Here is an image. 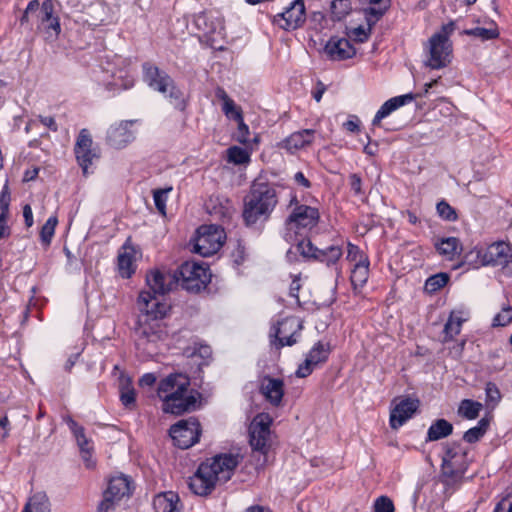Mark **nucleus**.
Instances as JSON below:
<instances>
[{
  "label": "nucleus",
  "mask_w": 512,
  "mask_h": 512,
  "mask_svg": "<svg viewBox=\"0 0 512 512\" xmlns=\"http://www.w3.org/2000/svg\"><path fill=\"white\" fill-rule=\"evenodd\" d=\"M136 307V347L147 356H152L157 352L158 344L167 336L163 320L168 315L170 305L164 297L152 294V291H141L136 300Z\"/></svg>",
  "instance_id": "f257e3e1"
},
{
  "label": "nucleus",
  "mask_w": 512,
  "mask_h": 512,
  "mask_svg": "<svg viewBox=\"0 0 512 512\" xmlns=\"http://www.w3.org/2000/svg\"><path fill=\"white\" fill-rule=\"evenodd\" d=\"M157 397L164 413L181 415L195 409L197 393L190 388V379L183 373H171L160 380Z\"/></svg>",
  "instance_id": "f03ea898"
},
{
  "label": "nucleus",
  "mask_w": 512,
  "mask_h": 512,
  "mask_svg": "<svg viewBox=\"0 0 512 512\" xmlns=\"http://www.w3.org/2000/svg\"><path fill=\"white\" fill-rule=\"evenodd\" d=\"M238 456L219 454L203 462L197 472L189 478L188 485L193 493L204 496L217 484L228 481L238 465Z\"/></svg>",
  "instance_id": "7ed1b4c3"
},
{
  "label": "nucleus",
  "mask_w": 512,
  "mask_h": 512,
  "mask_svg": "<svg viewBox=\"0 0 512 512\" xmlns=\"http://www.w3.org/2000/svg\"><path fill=\"white\" fill-rule=\"evenodd\" d=\"M290 204L295 206L286 220L284 237L288 242L294 243L290 249L293 251L298 241L309 239V233L320 220V213L316 207L300 204L296 197L291 199Z\"/></svg>",
  "instance_id": "20e7f679"
},
{
  "label": "nucleus",
  "mask_w": 512,
  "mask_h": 512,
  "mask_svg": "<svg viewBox=\"0 0 512 512\" xmlns=\"http://www.w3.org/2000/svg\"><path fill=\"white\" fill-rule=\"evenodd\" d=\"M276 204L275 189L266 183H255L245 197L243 218L248 225L266 220Z\"/></svg>",
  "instance_id": "39448f33"
},
{
  "label": "nucleus",
  "mask_w": 512,
  "mask_h": 512,
  "mask_svg": "<svg viewBox=\"0 0 512 512\" xmlns=\"http://www.w3.org/2000/svg\"><path fill=\"white\" fill-rule=\"evenodd\" d=\"M20 23L31 27L36 24L37 29L44 31L47 38L51 39L57 38L61 31L59 18L54 15L51 0H44L42 3L37 0L30 1L20 18Z\"/></svg>",
  "instance_id": "423d86ee"
},
{
  "label": "nucleus",
  "mask_w": 512,
  "mask_h": 512,
  "mask_svg": "<svg viewBox=\"0 0 512 512\" xmlns=\"http://www.w3.org/2000/svg\"><path fill=\"white\" fill-rule=\"evenodd\" d=\"M455 29L454 23L450 22L434 33L424 45L426 59L425 65L431 69H442L446 67L452 58V43L449 36Z\"/></svg>",
  "instance_id": "0eeeda50"
},
{
  "label": "nucleus",
  "mask_w": 512,
  "mask_h": 512,
  "mask_svg": "<svg viewBox=\"0 0 512 512\" xmlns=\"http://www.w3.org/2000/svg\"><path fill=\"white\" fill-rule=\"evenodd\" d=\"M143 80L153 90L161 93L176 109L183 111L186 107L184 93L175 85L173 79L163 70L150 63L143 65Z\"/></svg>",
  "instance_id": "6e6552de"
},
{
  "label": "nucleus",
  "mask_w": 512,
  "mask_h": 512,
  "mask_svg": "<svg viewBox=\"0 0 512 512\" xmlns=\"http://www.w3.org/2000/svg\"><path fill=\"white\" fill-rule=\"evenodd\" d=\"M101 73V76H97V81L110 91L126 90L134 86L135 73L127 58L115 55L112 61L106 63Z\"/></svg>",
  "instance_id": "1a4fd4ad"
},
{
  "label": "nucleus",
  "mask_w": 512,
  "mask_h": 512,
  "mask_svg": "<svg viewBox=\"0 0 512 512\" xmlns=\"http://www.w3.org/2000/svg\"><path fill=\"white\" fill-rule=\"evenodd\" d=\"M469 464L467 448L459 443H450L444 446L441 471L448 480H457L462 477Z\"/></svg>",
  "instance_id": "9d476101"
},
{
  "label": "nucleus",
  "mask_w": 512,
  "mask_h": 512,
  "mask_svg": "<svg viewBox=\"0 0 512 512\" xmlns=\"http://www.w3.org/2000/svg\"><path fill=\"white\" fill-rule=\"evenodd\" d=\"M176 274V285L191 292H198L204 289L210 282L211 274L208 267L203 263L187 261L183 263Z\"/></svg>",
  "instance_id": "9b49d317"
},
{
  "label": "nucleus",
  "mask_w": 512,
  "mask_h": 512,
  "mask_svg": "<svg viewBox=\"0 0 512 512\" xmlns=\"http://www.w3.org/2000/svg\"><path fill=\"white\" fill-rule=\"evenodd\" d=\"M302 329L303 324L298 317L284 318L271 327L270 343L276 349L292 346L297 343Z\"/></svg>",
  "instance_id": "f8f14e48"
},
{
  "label": "nucleus",
  "mask_w": 512,
  "mask_h": 512,
  "mask_svg": "<svg viewBox=\"0 0 512 512\" xmlns=\"http://www.w3.org/2000/svg\"><path fill=\"white\" fill-rule=\"evenodd\" d=\"M225 239L226 235L221 227L217 225H202L197 230L194 250L204 257L211 256L219 251Z\"/></svg>",
  "instance_id": "ddd939ff"
},
{
  "label": "nucleus",
  "mask_w": 512,
  "mask_h": 512,
  "mask_svg": "<svg viewBox=\"0 0 512 512\" xmlns=\"http://www.w3.org/2000/svg\"><path fill=\"white\" fill-rule=\"evenodd\" d=\"M299 253L305 258H313L327 266L336 265L342 257L343 251L339 246H330L326 249H318L310 239H302L295 246V251L289 250L287 256L290 258L292 254Z\"/></svg>",
  "instance_id": "4468645a"
},
{
  "label": "nucleus",
  "mask_w": 512,
  "mask_h": 512,
  "mask_svg": "<svg viewBox=\"0 0 512 512\" xmlns=\"http://www.w3.org/2000/svg\"><path fill=\"white\" fill-rule=\"evenodd\" d=\"M272 418L267 413L256 415L249 427L250 445L254 451L266 455L271 445Z\"/></svg>",
  "instance_id": "2eb2a0df"
},
{
  "label": "nucleus",
  "mask_w": 512,
  "mask_h": 512,
  "mask_svg": "<svg viewBox=\"0 0 512 512\" xmlns=\"http://www.w3.org/2000/svg\"><path fill=\"white\" fill-rule=\"evenodd\" d=\"M132 491L131 481L124 475L114 476L109 480L97 512H111L115 505L124 497H129Z\"/></svg>",
  "instance_id": "dca6fc26"
},
{
  "label": "nucleus",
  "mask_w": 512,
  "mask_h": 512,
  "mask_svg": "<svg viewBox=\"0 0 512 512\" xmlns=\"http://www.w3.org/2000/svg\"><path fill=\"white\" fill-rule=\"evenodd\" d=\"M200 433V423L192 417L180 420L170 428L174 444L181 449H187L197 443Z\"/></svg>",
  "instance_id": "f3484780"
},
{
  "label": "nucleus",
  "mask_w": 512,
  "mask_h": 512,
  "mask_svg": "<svg viewBox=\"0 0 512 512\" xmlns=\"http://www.w3.org/2000/svg\"><path fill=\"white\" fill-rule=\"evenodd\" d=\"M73 434L77 446L80 451L81 458L88 469H92L96 465L94 455V443L90 436L87 435L83 426L75 422L71 417L64 419Z\"/></svg>",
  "instance_id": "a211bd4d"
},
{
  "label": "nucleus",
  "mask_w": 512,
  "mask_h": 512,
  "mask_svg": "<svg viewBox=\"0 0 512 512\" xmlns=\"http://www.w3.org/2000/svg\"><path fill=\"white\" fill-rule=\"evenodd\" d=\"M330 354L329 343L318 341L307 353L304 361L298 366L296 375L299 378L309 376L320 364L327 361Z\"/></svg>",
  "instance_id": "6ab92c4d"
},
{
  "label": "nucleus",
  "mask_w": 512,
  "mask_h": 512,
  "mask_svg": "<svg viewBox=\"0 0 512 512\" xmlns=\"http://www.w3.org/2000/svg\"><path fill=\"white\" fill-rule=\"evenodd\" d=\"M306 20L303 0H294L282 13L274 16L273 22L284 30H294Z\"/></svg>",
  "instance_id": "aec40b11"
},
{
  "label": "nucleus",
  "mask_w": 512,
  "mask_h": 512,
  "mask_svg": "<svg viewBox=\"0 0 512 512\" xmlns=\"http://www.w3.org/2000/svg\"><path fill=\"white\" fill-rule=\"evenodd\" d=\"M194 24L200 32L212 40L224 36L223 18L217 11H206L197 14L194 18Z\"/></svg>",
  "instance_id": "412c9836"
},
{
  "label": "nucleus",
  "mask_w": 512,
  "mask_h": 512,
  "mask_svg": "<svg viewBox=\"0 0 512 512\" xmlns=\"http://www.w3.org/2000/svg\"><path fill=\"white\" fill-rule=\"evenodd\" d=\"M393 403L394 407L391 410L389 422L392 429H398L416 413L419 401L403 397L395 399Z\"/></svg>",
  "instance_id": "4be33fe9"
},
{
  "label": "nucleus",
  "mask_w": 512,
  "mask_h": 512,
  "mask_svg": "<svg viewBox=\"0 0 512 512\" xmlns=\"http://www.w3.org/2000/svg\"><path fill=\"white\" fill-rule=\"evenodd\" d=\"M146 284L148 286L146 291H152V294L164 297L176 286V274L158 269L151 270L146 275Z\"/></svg>",
  "instance_id": "5701e85b"
},
{
  "label": "nucleus",
  "mask_w": 512,
  "mask_h": 512,
  "mask_svg": "<svg viewBox=\"0 0 512 512\" xmlns=\"http://www.w3.org/2000/svg\"><path fill=\"white\" fill-rule=\"evenodd\" d=\"M74 153L76 160H94L101 157L100 149L94 143L88 129L83 128L79 131L74 145Z\"/></svg>",
  "instance_id": "b1692460"
},
{
  "label": "nucleus",
  "mask_w": 512,
  "mask_h": 512,
  "mask_svg": "<svg viewBox=\"0 0 512 512\" xmlns=\"http://www.w3.org/2000/svg\"><path fill=\"white\" fill-rule=\"evenodd\" d=\"M133 125L134 121H122L111 126L107 132L108 144L115 149H121L132 142L135 138Z\"/></svg>",
  "instance_id": "393cba45"
},
{
  "label": "nucleus",
  "mask_w": 512,
  "mask_h": 512,
  "mask_svg": "<svg viewBox=\"0 0 512 512\" xmlns=\"http://www.w3.org/2000/svg\"><path fill=\"white\" fill-rule=\"evenodd\" d=\"M238 129L235 139L244 144V147L232 146L227 149V160H250L252 145L248 142L249 127L244 123L243 118L237 120Z\"/></svg>",
  "instance_id": "a878e982"
},
{
  "label": "nucleus",
  "mask_w": 512,
  "mask_h": 512,
  "mask_svg": "<svg viewBox=\"0 0 512 512\" xmlns=\"http://www.w3.org/2000/svg\"><path fill=\"white\" fill-rule=\"evenodd\" d=\"M139 257L137 249L125 243L118 253V272L122 278H130L136 270V261Z\"/></svg>",
  "instance_id": "bb28decb"
},
{
  "label": "nucleus",
  "mask_w": 512,
  "mask_h": 512,
  "mask_svg": "<svg viewBox=\"0 0 512 512\" xmlns=\"http://www.w3.org/2000/svg\"><path fill=\"white\" fill-rule=\"evenodd\" d=\"M512 256V249L506 242H495L485 248V265H506Z\"/></svg>",
  "instance_id": "cd10ccee"
},
{
  "label": "nucleus",
  "mask_w": 512,
  "mask_h": 512,
  "mask_svg": "<svg viewBox=\"0 0 512 512\" xmlns=\"http://www.w3.org/2000/svg\"><path fill=\"white\" fill-rule=\"evenodd\" d=\"M417 96V94L407 93L404 95L390 98L381 105V107L374 116L372 124L374 126L379 125L384 118L388 117L392 112H394L398 108L411 103L414 99H416Z\"/></svg>",
  "instance_id": "c85d7f7f"
},
{
  "label": "nucleus",
  "mask_w": 512,
  "mask_h": 512,
  "mask_svg": "<svg viewBox=\"0 0 512 512\" xmlns=\"http://www.w3.org/2000/svg\"><path fill=\"white\" fill-rule=\"evenodd\" d=\"M316 135H319V133L315 129H304L294 132L282 142V147L287 151L294 153L310 145Z\"/></svg>",
  "instance_id": "c756f323"
},
{
  "label": "nucleus",
  "mask_w": 512,
  "mask_h": 512,
  "mask_svg": "<svg viewBox=\"0 0 512 512\" xmlns=\"http://www.w3.org/2000/svg\"><path fill=\"white\" fill-rule=\"evenodd\" d=\"M325 52L332 60H344L355 54V49L345 38L332 37L325 45Z\"/></svg>",
  "instance_id": "7c9ffc66"
},
{
  "label": "nucleus",
  "mask_w": 512,
  "mask_h": 512,
  "mask_svg": "<svg viewBox=\"0 0 512 512\" xmlns=\"http://www.w3.org/2000/svg\"><path fill=\"white\" fill-rule=\"evenodd\" d=\"M260 391L267 401L274 406H278L284 395V383L278 378L264 377Z\"/></svg>",
  "instance_id": "2f4dec72"
},
{
  "label": "nucleus",
  "mask_w": 512,
  "mask_h": 512,
  "mask_svg": "<svg viewBox=\"0 0 512 512\" xmlns=\"http://www.w3.org/2000/svg\"><path fill=\"white\" fill-rule=\"evenodd\" d=\"M470 313L465 308H457L451 311L449 318L444 326V340L454 339L461 332L464 322L469 319Z\"/></svg>",
  "instance_id": "473e14b6"
},
{
  "label": "nucleus",
  "mask_w": 512,
  "mask_h": 512,
  "mask_svg": "<svg viewBox=\"0 0 512 512\" xmlns=\"http://www.w3.org/2000/svg\"><path fill=\"white\" fill-rule=\"evenodd\" d=\"M179 502L178 495L168 491L155 496L153 506L155 512H181Z\"/></svg>",
  "instance_id": "72a5a7b5"
},
{
  "label": "nucleus",
  "mask_w": 512,
  "mask_h": 512,
  "mask_svg": "<svg viewBox=\"0 0 512 512\" xmlns=\"http://www.w3.org/2000/svg\"><path fill=\"white\" fill-rule=\"evenodd\" d=\"M434 246L437 252L448 260H453L462 250L461 242L457 237L440 238Z\"/></svg>",
  "instance_id": "f704fd0d"
},
{
  "label": "nucleus",
  "mask_w": 512,
  "mask_h": 512,
  "mask_svg": "<svg viewBox=\"0 0 512 512\" xmlns=\"http://www.w3.org/2000/svg\"><path fill=\"white\" fill-rule=\"evenodd\" d=\"M368 6L364 8L367 25H375L390 7V0H366Z\"/></svg>",
  "instance_id": "c9c22d12"
},
{
  "label": "nucleus",
  "mask_w": 512,
  "mask_h": 512,
  "mask_svg": "<svg viewBox=\"0 0 512 512\" xmlns=\"http://www.w3.org/2000/svg\"><path fill=\"white\" fill-rule=\"evenodd\" d=\"M11 202V194L6 183L0 192V240L8 237L9 227L7 225V215Z\"/></svg>",
  "instance_id": "e433bc0d"
},
{
  "label": "nucleus",
  "mask_w": 512,
  "mask_h": 512,
  "mask_svg": "<svg viewBox=\"0 0 512 512\" xmlns=\"http://www.w3.org/2000/svg\"><path fill=\"white\" fill-rule=\"evenodd\" d=\"M479 25L474 28L466 29L464 33L469 36L480 39L481 41L491 40L499 35L498 28L493 21H484L483 25Z\"/></svg>",
  "instance_id": "4c0bfd02"
},
{
  "label": "nucleus",
  "mask_w": 512,
  "mask_h": 512,
  "mask_svg": "<svg viewBox=\"0 0 512 512\" xmlns=\"http://www.w3.org/2000/svg\"><path fill=\"white\" fill-rule=\"evenodd\" d=\"M119 393L121 403L129 409L135 407L136 392L132 386V381L129 377L122 375L119 378Z\"/></svg>",
  "instance_id": "58836bf2"
},
{
  "label": "nucleus",
  "mask_w": 512,
  "mask_h": 512,
  "mask_svg": "<svg viewBox=\"0 0 512 512\" xmlns=\"http://www.w3.org/2000/svg\"><path fill=\"white\" fill-rule=\"evenodd\" d=\"M22 512H50L48 497L43 492L33 494L28 499Z\"/></svg>",
  "instance_id": "ea45409f"
},
{
  "label": "nucleus",
  "mask_w": 512,
  "mask_h": 512,
  "mask_svg": "<svg viewBox=\"0 0 512 512\" xmlns=\"http://www.w3.org/2000/svg\"><path fill=\"white\" fill-rule=\"evenodd\" d=\"M453 431V426L445 419L436 420L428 429L427 439L436 441L449 436Z\"/></svg>",
  "instance_id": "a19ab883"
},
{
  "label": "nucleus",
  "mask_w": 512,
  "mask_h": 512,
  "mask_svg": "<svg viewBox=\"0 0 512 512\" xmlns=\"http://www.w3.org/2000/svg\"><path fill=\"white\" fill-rule=\"evenodd\" d=\"M369 277V262L356 263L351 272V284L354 289L362 288Z\"/></svg>",
  "instance_id": "79ce46f5"
},
{
  "label": "nucleus",
  "mask_w": 512,
  "mask_h": 512,
  "mask_svg": "<svg viewBox=\"0 0 512 512\" xmlns=\"http://www.w3.org/2000/svg\"><path fill=\"white\" fill-rule=\"evenodd\" d=\"M482 407L480 402L464 399L458 407V414L466 419L472 420L478 417Z\"/></svg>",
  "instance_id": "37998d69"
},
{
  "label": "nucleus",
  "mask_w": 512,
  "mask_h": 512,
  "mask_svg": "<svg viewBox=\"0 0 512 512\" xmlns=\"http://www.w3.org/2000/svg\"><path fill=\"white\" fill-rule=\"evenodd\" d=\"M485 248L474 247L468 251L463 257V263L467 264L471 268H479L480 266H486L484 264Z\"/></svg>",
  "instance_id": "c03bdc74"
},
{
  "label": "nucleus",
  "mask_w": 512,
  "mask_h": 512,
  "mask_svg": "<svg viewBox=\"0 0 512 512\" xmlns=\"http://www.w3.org/2000/svg\"><path fill=\"white\" fill-rule=\"evenodd\" d=\"M172 190V186L153 190V200L155 207L162 216H166V204L168 201V195Z\"/></svg>",
  "instance_id": "a18cd8bd"
},
{
  "label": "nucleus",
  "mask_w": 512,
  "mask_h": 512,
  "mask_svg": "<svg viewBox=\"0 0 512 512\" xmlns=\"http://www.w3.org/2000/svg\"><path fill=\"white\" fill-rule=\"evenodd\" d=\"M449 281V275L446 273H438L430 276L426 282L424 289L428 293H435L443 288Z\"/></svg>",
  "instance_id": "49530a36"
},
{
  "label": "nucleus",
  "mask_w": 512,
  "mask_h": 512,
  "mask_svg": "<svg viewBox=\"0 0 512 512\" xmlns=\"http://www.w3.org/2000/svg\"><path fill=\"white\" fill-rule=\"evenodd\" d=\"M351 10L352 5L350 0H333L331 2V13L334 20H342L351 12Z\"/></svg>",
  "instance_id": "de8ad7c7"
},
{
  "label": "nucleus",
  "mask_w": 512,
  "mask_h": 512,
  "mask_svg": "<svg viewBox=\"0 0 512 512\" xmlns=\"http://www.w3.org/2000/svg\"><path fill=\"white\" fill-rule=\"evenodd\" d=\"M488 427V420L481 419L475 427L470 428L465 432L463 438L468 443H474L478 441L486 432Z\"/></svg>",
  "instance_id": "09e8293b"
},
{
  "label": "nucleus",
  "mask_w": 512,
  "mask_h": 512,
  "mask_svg": "<svg viewBox=\"0 0 512 512\" xmlns=\"http://www.w3.org/2000/svg\"><path fill=\"white\" fill-rule=\"evenodd\" d=\"M512 322V305L505 304L502 306L500 312H498L493 320V327H504Z\"/></svg>",
  "instance_id": "8fccbe9b"
},
{
  "label": "nucleus",
  "mask_w": 512,
  "mask_h": 512,
  "mask_svg": "<svg viewBox=\"0 0 512 512\" xmlns=\"http://www.w3.org/2000/svg\"><path fill=\"white\" fill-rule=\"evenodd\" d=\"M58 223L56 216H51L47 219L41 228L40 238L45 245H49L55 233V228Z\"/></svg>",
  "instance_id": "3c124183"
},
{
  "label": "nucleus",
  "mask_w": 512,
  "mask_h": 512,
  "mask_svg": "<svg viewBox=\"0 0 512 512\" xmlns=\"http://www.w3.org/2000/svg\"><path fill=\"white\" fill-rule=\"evenodd\" d=\"M38 124H42L44 127L48 128L49 130H51L53 132L57 131V129H58V126H57V123H56L54 117H51V116H39L36 119L30 120L27 123V125L25 127V130L28 132L31 129L37 127Z\"/></svg>",
  "instance_id": "603ef678"
},
{
  "label": "nucleus",
  "mask_w": 512,
  "mask_h": 512,
  "mask_svg": "<svg viewBox=\"0 0 512 512\" xmlns=\"http://www.w3.org/2000/svg\"><path fill=\"white\" fill-rule=\"evenodd\" d=\"M346 258L348 261L354 262L355 264L360 263L361 260H363V262H369L367 256L363 254V252L359 249V247L352 243H348V245H347V257Z\"/></svg>",
  "instance_id": "864d4df0"
},
{
  "label": "nucleus",
  "mask_w": 512,
  "mask_h": 512,
  "mask_svg": "<svg viewBox=\"0 0 512 512\" xmlns=\"http://www.w3.org/2000/svg\"><path fill=\"white\" fill-rule=\"evenodd\" d=\"M437 212L444 220L455 221L457 219L456 211L445 201L437 204Z\"/></svg>",
  "instance_id": "5fc2aeb1"
},
{
  "label": "nucleus",
  "mask_w": 512,
  "mask_h": 512,
  "mask_svg": "<svg viewBox=\"0 0 512 512\" xmlns=\"http://www.w3.org/2000/svg\"><path fill=\"white\" fill-rule=\"evenodd\" d=\"M374 512H394V504L387 496H380L374 502Z\"/></svg>",
  "instance_id": "6e6d98bb"
},
{
  "label": "nucleus",
  "mask_w": 512,
  "mask_h": 512,
  "mask_svg": "<svg viewBox=\"0 0 512 512\" xmlns=\"http://www.w3.org/2000/svg\"><path fill=\"white\" fill-rule=\"evenodd\" d=\"M222 109L227 117L232 118L235 121L241 120V118H243L241 109L235 105L232 99L223 103Z\"/></svg>",
  "instance_id": "4d7b16f0"
},
{
  "label": "nucleus",
  "mask_w": 512,
  "mask_h": 512,
  "mask_svg": "<svg viewBox=\"0 0 512 512\" xmlns=\"http://www.w3.org/2000/svg\"><path fill=\"white\" fill-rule=\"evenodd\" d=\"M372 27L368 25L367 28L363 26H358L356 28L351 29L349 36L352 37L355 41L363 43L368 40L369 35L371 33Z\"/></svg>",
  "instance_id": "13d9d810"
},
{
  "label": "nucleus",
  "mask_w": 512,
  "mask_h": 512,
  "mask_svg": "<svg viewBox=\"0 0 512 512\" xmlns=\"http://www.w3.org/2000/svg\"><path fill=\"white\" fill-rule=\"evenodd\" d=\"M485 392H486V398H487L488 402L492 403L493 405H495L499 402L501 396H500V392L495 384L488 383L486 385Z\"/></svg>",
  "instance_id": "bf43d9fd"
},
{
  "label": "nucleus",
  "mask_w": 512,
  "mask_h": 512,
  "mask_svg": "<svg viewBox=\"0 0 512 512\" xmlns=\"http://www.w3.org/2000/svg\"><path fill=\"white\" fill-rule=\"evenodd\" d=\"M494 512H512V493L508 494L496 505Z\"/></svg>",
  "instance_id": "052dcab7"
},
{
  "label": "nucleus",
  "mask_w": 512,
  "mask_h": 512,
  "mask_svg": "<svg viewBox=\"0 0 512 512\" xmlns=\"http://www.w3.org/2000/svg\"><path fill=\"white\" fill-rule=\"evenodd\" d=\"M343 127L345 130L351 133L358 132L360 129V120L355 115H350L348 120L343 123Z\"/></svg>",
  "instance_id": "680f3d73"
},
{
  "label": "nucleus",
  "mask_w": 512,
  "mask_h": 512,
  "mask_svg": "<svg viewBox=\"0 0 512 512\" xmlns=\"http://www.w3.org/2000/svg\"><path fill=\"white\" fill-rule=\"evenodd\" d=\"M211 354H212V351H211L210 346L200 344L198 347L194 348V351L191 355L192 356L199 355V357L206 360L211 357Z\"/></svg>",
  "instance_id": "e2e57ef3"
},
{
  "label": "nucleus",
  "mask_w": 512,
  "mask_h": 512,
  "mask_svg": "<svg viewBox=\"0 0 512 512\" xmlns=\"http://www.w3.org/2000/svg\"><path fill=\"white\" fill-rule=\"evenodd\" d=\"M157 380V376L154 373H145L139 379L140 387H152Z\"/></svg>",
  "instance_id": "0e129e2a"
},
{
  "label": "nucleus",
  "mask_w": 512,
  "mask_h": 512,
  "mask_svg": "<svg viewBox=\"0 0 512 512\" xmlns=\"http://www.w3.org/2000/svg\"><path fill=\"white\" fill-rule=\"evenodd\" d=\"M301 288L300 274L293 276L292 283L290 285V295L298 301V291Z\"/></svg>",
  "instance_id": "69168bd1"
},
{
  "label": "nucleus",
  "mask_w": 512,
  "mask_h": 512,
  "mask_svg": "<svg viewBox=\"0 0 512 512\" xmlns=\"http://www.w3.org/2000/svg\"><path fill=\"white\" fill-rule=\"evenodd\" d=\"M23 217H24L26 226L27 227H31L33 225V223H34L33 212H32L31 206L28 205V204H26L23 207Z\"/></svg>",
  "instance_id": "338daca9"
},
{
  "label": "nucleus",
  "mask_w": 512,
  "mask_h": 512,
  "mask_svg": "<svg viewBox=\"0 0 512 512\" xmlns=\"http://www.w3.org/2000/svg\"><path fill=\"white\" fill-rule=\"evenodd\" d=\"M351 188L355 193H360L361 191V179L356 174L351 175L350 177Z\"/></svg>",
  "instance_id": "774afa93"
}]
</instances>
